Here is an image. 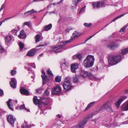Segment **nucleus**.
Wrapping results in <instances>:
<instances>
[{
    "label": "nucleus",
    "instance_id": "obj_9",
    "mask_svg": "<svg viewBox=\"0 0 128 128\" xmlns=\"http://www.w3.org/2000/svg\"><path fill=\"white\" fill-rule=\"evenodd\" d=\"M62 92L61 87L58 86L53 88L52 90V94H58Z\"/></svg>",
    "mask_w": 128,
    "mask_h": 128
},
{
    "label": "nucleus",
    "instance_id": "obj_22",
    "mask_svg": "<svg viewBox=\"0 0 128 128\" xmlns=\"http://www.w3.org/2000/svg\"><path fill=\"white\" fill-rule=\"evenodd\" d=\"M36 12V11H35L33 9H32L26 12H25L24 13V14L25 16H27L29 15H30Z\"/></svg>",
    "mask_w": 128,
    "mask_h": 128
},
{
    "label": "nucleus",
    "instance_id": "obj_60",
    "mask_svg": "<svg viewBox=\"0 0 128 128\" xmlns=\"http://www.w3.org/2000/svg\"><path fill=\"white\" fill-rule=\"evenodd\" d=\"M41 90L40 89H36V91L37 92H39L41 91Z\"/></svg>",
    "mask_w": 128,
    "mask_h": 128
},
{
    "label": "nucleus",
    "instance_id": "obj_41",
    "mask_svg": "<svg viewBox=\"0 0 128 128\" xmlns=\"http://www.w3.org/2000/svg\"><path fill=\"white\" fill-rule=\"evenodd\" d=\"M20 50H22L24 47V44L21 42H20L18 44Z\"/></svg>",
    "mask_w": 128,
    "mask_h": 128
},
{
    "label": "nucleus",
    "instance_id": "obj_5",
    "mask_svg": "<svg viewBox=\"0 0 128 128\" xmlns=\"http://www.w3.org/2000/svg\"><path fill=\"white\" fill-rule=\"evenodd\" d=\"M80 74L83 78H86L88 77L92 80H98V78L94 76L92 74L87 71H85L83 70H82L80 72Z\"/></svg>",
    "mask_w": 128,
    "mask_h": 128
},
{
    "label": "nucleus",
    "instance_id": "obj_10",
    "mask_svg": "<svg viewBox=\"0 0 128 128\" xmlns=\"http://www.w3.org/2000/svg\"><path fill=\"white\" fill-rule=\"evenodd\" d=\"M127 98V97L126 96H122L120 98H119L117 101H116L115 102V104L116 108H119L121 103Z\"/></svg>",
    "mask_w": 128,
    "mask_h": 128
},
{
    "label": "nucleus",
    "instance_id": "obj_61",
    "mask_svg": "<svg viewBox=\"0 0 128 128\" xmlns=\"http://www.w3.org/2000/svg\"><path fill=\"white\" fill-rule=\"evenodd\" d=\"M110 24V23H109L108 24H106V26H104L103 28L101 30H103L104 28H106V26H108Z\"/></svg>",
    "mask_w": 128,
    "mask_h": 128
},
{
    "label": "nucleus",
    "instance_id": "obj_45",
    "mask_svg": "<svg viewBox=\"0 0 128 128\" xmlns=\"http://www.w3.org/2000/svg\"><path fill=\"white\" fill-rule=\"evenodd\" d=\"M47 72L48 75L51 76H53V74L52 72L50 70V68H49L47 70Z\"/></svg>",
    "mask_w": 128,
    "mask_h": 128
},
{
    "label": "nucleus",
    "instance_id": "obj_16",
    "mask_svg": "<svg viewBox=\"0 0 128 128\" xmlns=\"http://www.w3.org/2000/svg\"><path fill=\"white\" fill-rule=\"evenodd\" d=\"M62 86L64 89L68 91L70 90L73 88L72 84L68 85H66V84H64V85H62Z\"/></svg>",
    "mask_w": 128,
    "mask_h": 128
},
{
    "label": "nucleus",
    "instance_id": "obj_55",
    "mask_svg": "<svg viewBox=\"0 0 128 128\" xmlns=\"http://www.w3.org/2000/svg\"><path fill=\"white\" fill-rule=\"evenodd\" d=\"M5 5L4 4H2L0 9V12L4 8V7Z\"/></svg>",
    "mask_w": 128,
    "mask_h": 128
},
{
    "label": "nucleus",
    "instance_id": "obj_7",
    "mask_svg": "<svg viewBox=\"0 0 128 128\" xmlns=\"http://www.w3.org/2000/svg\"><path fill=\"white\" fill-rule=\"evenodd\" d=\"M93 8L94 9L98 8L100 7H104L105 6L104 2L101 1L94 2L92 4Z\"/></svg>",
    "mask_w": 128,
    "mask_h": 128
},
{
    "label": "nucleus",
    "instance_id": "obj_30",
    "mask_svg": "<svg viewBox=\"0 0 128 128\" xmlns=\"http://www.w3.org/2000/svg\"><path fill=\"white\" fill-rule=\"evenodd\" d=\"M72 40H73V39L72 38H70L68 40H67L66 41H64L62 42L63 44H61L60 45H62L63 46V48L68 43L71 42Z\"/></svg>",
    "mask_w": 128,
    "mask_h": 128
},
{
    "label": "nucleus",
    "instance_id": "obj_29",
    "mask_svg": "<svg viewBox=\"0 0 128 128\" xmlns=\"http://www.w3.org/2000/svg\"><path fill=\"white\" fill-rule=\"evenodd\" d=\"M45 30L48 31L50 30L52 27V24H50L48 25L44 26Z\"/></svg>",
    "mask_w": 128,
    "mask_h": 128
},
{
    "label": "nucleus",
    "instance_id": "obj_12",
    "mask_svg": "<svg viewBox=\"0 0 128 128\" xmlns=\"http://www.w3.org/2000/svg\"><path fill=\"white\" fill-rule=\"evenodd\" d=\"M120 108L121 110L122 111H126L128 110V100L121 106Z\"/></svg>",
    "mask_w": 128,
    "mask_h": 128
},
{
    "label": "nucleus",
    "instance_id": "obj_14",
    "mask_svg": "<svg viewBox=\"0 0 128 128\" xmlns=\"http://www.w3.org/2000/svg\"><path fill=\"white\" fill-rule=\"evenodd\" d=\"M20 93L23 95L28 96L29 95V94L28 91L23 87L20 88Z\"/></svg>",
    "mask_w": 128,
    "mask_h": 128
},
{
    "label": "nucleus",
    "instance_id": "obj_20",
    "mask_svg": "<svg viewBox=\"0 0 128 128\" xmlns=\"http://www.w3.org/2000/svg\"><path fill=\"white\" fill-rule=\"evenodd\" d=\"M106 104H104L102 105L101 106H100L98 110L99 112L101 113L103 112L105 109H106Z\"/></svg>",
    "mask_w": 128,
    "mask_h": 128
},
{
    "label": "nucleus",
    "instance_id": "obj_19",
    "mask_svg": "<svg viewBox=\"0 0 128 128\" xmlns=\"http://www.w3.org/2000/svg\"><path fill=\"white\" fill-rule=\"evenodd\" d=\"M40 100L38 99L36 96H34L33 98V101L34 103L36 105H38L40 103Z\"/></svg>",
    "mask_w": 128,
    "mask_h": 128
},
{
    "label": "nucleus",
    "instance_id": "obj_3",
    "mask_svg": "<svg viewBox=\"0 0 128 128\" xmlns=\"http://www.w3.org/2000/svg\"><path fill=\"white\" fill-rule=\"evenodd\" d=\"M99 112L98 110L95 111L93 113L91 114L88 115V116L86 117L83 121L80 122L78 124L77 126H74L73 128H83L85 124L87 122L88 120L90 117L94 115L98 114Z\"/></svg>",
    "mask_w": 128,
    "mask_h": 128
},
{
    "label": "nucleus",
    "instance_id": "obj_53",
    "mask_svg": "<svg viewBox=\"0 0 128 128\" xmlns=\"http://www.w3.org/2000/svg\"><path fill=\"white\" fill-rule=\"evenodd\" d=\"M4 95L3 91L2 90L0 89V96H2Z\"/></svg>",
    "mask_w": 128,
    "mask_h": 128
},
{
    "label": "nucleus",
    "instance_id": "obj_35",
    "mask_svg": "<svg viewBox=\"0 0 128 128\" xmlns=\"http://www.w3.org/2000/svg\"><path fill=\"white\" fill-rule=\"evenodd\" d=\"M71 79L70 77H66L64 79V82H66L70 84L71 83Z\"/></svg>",
    "mask_w": 128,
    "mask_h": 128
},
{
    "label": "nucleus",
    "instance_id": "obj_58",
    "mask_svg": "<svg viewBox=\"0 0 128 128\" xmlns=\"http://www.w3.org/2000/svg\"><path fill=\"white\" fill-rule=\"evenodd\" d=\"M41 72H42V74H44V76L46 75L45 72L44 70H42Z\"/></svg>",
    "mask_w": 128,
    "mask_h": 128
},
{
    "label": "nucleus",
    "instance_id": "obj_43",
    "mask_svg": "<svg viewBox=\"0 0 128 128\" xmlns=\"http://www.w3.org/2000/svg\"><path fill=\"white\" fill-rule=\"evenodd\" d=\"M128 26V23L126 24V25L124 26H123L122 28H121L120 30V32H123L125 28H126Z\"/></svg>",
    "mask_w": 128,
    "mask_h": 128
},
{
    "label": "nucleus",
    "instance_id": "obj_36",
    "mask_svg": "<svg viewBox=\"0 0 128 128\" xmlns=\"http://www.w3.org/2000/svg\"><path fill=\"white\" fill-rule=\"evenodd\" d=\"M106 109L108 112H113V111L112 108L110 106H106Z\"/></svg>",
    "mask_w": 128,
    "mask_h": 128
},
{
    "label": "nucleus",
    "instance_id": "obj_8",
    "mask_svg": "<svg viewBox=\"0 0 128 128\" xmlns=\"http://www.w3.org/2000/svg\"><path fill=\"white\" fill-rule=\"evenodd\" d=\"M6 120L7 122L12 127H14V124L15 121L16 120V118L13 116L11 114L8 115L7 117Z\"/></svg>",
    "mask_w": 128,
    "mask_h": 128
},
{
    "label": "nucleus",
    "instance_id": "obj_64",
    "mask_svg": "<svg viewBox=\"0 0 128 128\" xmlns=\"http://www.w3.org/2000/svg\"><path fill=\"white\" fill-rule=\"evenodd\" d=\"M124 92L125 93H128V90H126L124 91Z\"/></svg>",
    "mask_w": 128,
    "mask_h": 128
},
{
    "label": "nucleus",
    "instance_id": "obj_2",
    "mask_svg": "<svg viewBox=\"0 0 128 128\" xmlns=\"http://www.w3.org/2000/svg\"><path fill=\"white\" fill-rule=\"evenodd\" d=\"M94 57L91 55H88L84 60V65L86 68H89L92 66L94 64Z\"/></svg>",
    "mask_w": 128,
    "mask_h": 128
},
{
    "label": "nucleus",
    "instance_id": "obj_59",
    "mask_svg": "<svg viewBox=\"0 0 128 128\" xmlns=\"http://www.w3.org/2000/svg\"><path fill=\"white\" fill-rule=\"evenodd\" d=\"M64 84H66V85H68V84H70V83H67L66 82H64L62 83V85H64Z\"/></svg>",
    "mask_w": 128,
    "mask_h": 128
},
{
    "label": "nucleus",
    "instance_id": "obj_28",
    "mask_svg": "<svg viewBox=\"0 0 128 128\" xmlns=\"http://www.w3.org/2000/svg\"><path fill=\"white\" fill-rule=\"evenodd\" d=\"M72 35L74 36H71L70 38L73 39V40L76 38H78L79 37L80 35L76 31H75L73 33Z\"/></svg>",
    "mask_w": 128,
    "mask_h": 128
},
{
    "label": "nucleus",
    "instance_id": "obj_39",
    "mask_svg": "<svg viewBox=\"0 0 128 128\" xmlns=\"http://www.w3.org/2000/svg\"><path fill=\"white\" fill-rule=\"evenodd\" d=\"M83 0H73V4L75 6H76L78 4L79 2H81Z\"/></svg>",
    "mask_w": 128,
    "mask_h": 128
},
{
    "label": "nucleus",
    "instance_id": "obj_31",
    "mask_svg": "<svg viewBox=\"0 0 128 128\" xmlns=\"http://www.w3.org/2000/svg\"><path fill=\"white\" fill-rule=\"evenodd\" d=\"M121 51L123 55H125L128 52V47L121 50Z\"/></svg>",
    "mask_w": 128,
    "mask_h": 128
},
{
    "label": "nucleus",
    "instance_id": "obj_62",
    "mask_svg": "<svg viewBox=\"0 0 128 128\" xmlns=\"http://www.w3.org/2000/svg\"><path fill=\"white\" fill-rule=\"evenodd\" d=\"M38 107L39 108H41L42 107V105L41 104H40V103L38 104Z\"/></svg>",
    "mask_w": 128,
    "mask_h": 128
},
{
    "label": "nucleus",
    "instance_id": "obj_38",
    "mask_svg": "<svg viewBox=\"0 0 128 128\" xmlns=\"http://www.w3.org/2000/svg\"><path fill=\"white\" fill-rule=\"evenodd\" d=\"M61 77L60 76H57L55 78L56 82H60L61 81Z\"/></svg>",
    "mask_w": 128,
    "mask_h": 128
},
{
    "label": "nucleus",
    "instance_id": "obj_48",
    "mask_svg": "<svg viewBox=\"0 0 128 128\" xmlns=\"http://www.w3.org/2000/svg\"><path fill=\"white\" fill-rule=\"evenodd\" d=\"M24 25H26L30 27V22H25L24 23Z\"/></svg>",
    "mask_w": 128,
    "mask_h": 128
},
{
    "label": "nucleus",
    "instance_id": "obj_63",
    "mask_svg": "<svg viewBox=\"0 0 128 128\" xmlns=\"http://www.w3.org/2000/svg\"><path fill=\"white\" fill-rule=\"evenodd\" d=\"M24 110H26L27 112H30V110L28 109H27L26 107L24 108Z\"/></svg>",
    "mask_w": 128,
    "mask_h": 128
},
{
    "label": "nucleus",
    "instance_id": "obj_37",
    "mask_svg": "<svg viewBox=\"0 0 128 128\" xmlns=\"http://www.w3.org/2000/svg\"><path fill=\"white\" fill-rule=\"evenodd\" d=\"M79 77L78 76H76L73 79V82L74 83H78L79 82Z\"/></svg>",
    "mask_w": 128,
    "mask_h": 128
},
{
    "label": "nucleus",
    "instance_id": "obj_46",
    "mask_svg": "<svg viewBox=\"0 0 128 128\" xmlns=\"http://www.w3.org/2000/svg\"><path fill=\"white\" fill-rule=\"evenodd\" d=\"M84 25L87 27H90L92 25V24L91 23L88 24L86 23H84Z\"/></svg>",
    "mask_w": 128,
    "mask_h": 128
},
{
    "label": "nucleus",
    "instance_id": "obj_1",
    "mask_svg": "<svg viewBox=\"0 0 128 128\" xmlns=\"http://www.w3.org/2000/svg\"><path fill=\"white\" fill-rule=\"evenodd\" d=\"M107 58L109 64L111 66L117 64L122 60V56L118 55L114 56L109 54Z\"/></svg>",
    "mask_w": 128,
    "mask_h": 128
},
{
    "label": "nucleus",
    "instance_id": "obj_34",
    "mask_svg": "<svg viewBox=\"0 0 128 128\" xmlns=\"http://www.w3.org/2000/svg\"><path fill=\"white\" fill-rule=\"evenodd\" d=\"M76 55L77 58L80 60H82L83 57L82 54L80 53H78L76 54Z\"/></svg>",
    "mask_w": 128,
    "mask_h": 128
},
{
    "label": "nucleus",
    "instance_id": "obj_51",
    "mask_svg": "<svg viewBox=\"0 0 128 128\" xmlns=\"http://www.w3.org/2000/svg\"><path fill=\"white\" fill-rule=\"evenodd\" d=\"M16 73V72L15 70H12L11 72V75L13 76Z\"/></svg>",
    "mask_w": 128,
    "mask_h": 128
},
{
    "label": "nucleus",
    "instance_id": "obj_26",
    "mask_svg": "<svg viewBox=\"0 0 128 128\" xmlns=\"http://www.w3.org/2000/svg\"><path fill=\"white\" fill-rule=\"evenodd\" d=\"M41 76L42 78L43 84L44 85L46 84V79H47L48 80H49L48 79V76L47 75L44 76L43 75H42Z\"/></svg>",
    "mask_w": 128,
    "mask_h": 128
},
{
    "label": "nucleus",
    "instance_id": "obj_11",
    "mask_svg": "<svg viewBox=\"0 0 128 128\" xmlns=\"http://www.w3.org/2000/svg\"><path fill=\"white\" fill-rule=\"evenodd\" d=\"M37 49L33 48L31 49L28 52L27 56H29L32 57L34 56L37 52Z\"/></svg>",
    "mask_w": 128,
    "mask_h": 128
},
{
    "label": "nucleus",
    "instance_id": "obj_17",
    "mask_svg": "<svg viewBox=\"0 0 128 128\" xmlns=\"http://www.w3.org/2000/svg\"><path fill=\"white\" fill-rule=\"evenodd\" d=\"M62 86L64 89L68 91L70 90L73 88L72 84L68 85H66V84H64V85H62Z\"/></svg>",
    "mask_w": 128,
    "mask_h": 128
},
{
    "label": "nucleus",
    "instance_id": "obj_52",
    "mask_svg": "<svg viewBox=\"0 0 128 128\" xmlns=\"http://www.w3.org/2000/svg\"><path fill=\"white\" fill-rule=\"evenodd\" d=\"M20 108L21 109H24L25 108V105L24 104L21 105L20 106Z\"/></svg>",
    "mask_w": 128,
    "mask_h": 128
},
{
    "label": "nucleus",
    "instance_id": "obj_25",
    "mask_svg": "<svg viewBox=\"0 0 128 128\" xmlns=\"http://www.w3.org/2000/svg\"><path fill=\"white\" fill-rule=\"evenodd\" d=\"M128 13V12L127 13L124 14H120V15H119L118 16H117L115 18H114V19H113L112 20H111L110 22V24L112 23V22L115 21L118 19L120 18L123 16L125 14H127Z\"/></svg>",
    "mask_w": 128,
    "mask_h": 128
},
{
    "label": "nucleus",
    "instance_id": "obj_50",
    "mask_svg": "<svg viewBox=\"0 0 128 128\" xmlns=\"http://www.w3.org/2000/svg\"><path fill=\"white\" fill-rule=\"evenodd\" d=\"M12 17H11L10 18H6V19H5V20H2L0 22V26L2 24V23L3 22H4L6 20L8 19H10L11 18H12Z\"/></svg>",
    "mask_w": 128,
    "mask_h": 128
},
{
    "label": "nucleus",
    "instance_id": "obj_47",
    "mask_svg": "<svg viewBox=\"0 0 128 128\" xmlns=\"http://www.w3.org/2000/svg\"><path fill=\"white\" fill-rule=\"evenodd\" d=\"M28 66H32L34 68H36V66L34 63H28Z\"/></svg>",
    "mask_w": 128,
    "mask_h": 128
},
{
    "label": "nucleus",
    "instance_id": "obj_42",
    "mask_svg": "<svg viewBox=\"0 0 128 128\" xmlns=\"http://www.w3.org/2000/svg\"><path fill=\"white\" fill-rule=\"evenodd\" d=\"M100 30L98 32L94 34H93L92 35L90 36L89 37L87 38L84 41V43H85L89 39H90L91 38H92V37L94 36L95 35H96V34H97V33H98V32H100Z\"/></svg>",
    "mask_w": 128,
    "mask_h": 128
},
{
    "label": "nucleus",
    "instance_id": "obj_27",
    "mask_svg": "<svg viewBox=\"0 0 128 128\" xmlns=\"http://www.w3.org/2000/svg\"><path fill=\"white\" fill-rule=\"evenodd\" d=\"M12 38L11 36H6L5 38V41L6 43H10L12 40Z\"/></svg>",
    "mask_w": 128,
    "mask_h": 128
},
{
    "label": "nucleus",
    "instance_id": "obj_21",
    "mask_svg": "<svg viewBox=\"0 0 128 128\" xmlns=\"http://www.w3.org/2000/svg\"><path fill=\"white\" fill-rule=\"evenodd\" d=\"M12 100L9 99L6 102L9 108L12 110L13 111L14 109L12 108V105L10 104V103H12Z\"/></svg>",
    "mask_w": 128,
    "mask_h": 128
},
{
    "label": "nucleus",
    "instance_id": "obj_4",
    "mask_svg": "<svg viewBox=\"0 0 128 128\" xmlns=\"http://www.w3.org/2000/svg\"><path fill=\"white\" fill-rule=\"evenodd\" d=\"M105 42V44L104 46L107 48H110L111 50H114L116 48H118L120 46V44H118L112 41L110 42H108L106 40H102V42L104 43Z\"/></svg>",
    "mask_w": 128,
    "mask_h": 128
},
{
    "label": "nucleus",
    "instance_id": "obj_23",
    "mask_svg": "<svg viewBox=\"0 0 128 128\" xmlns=\"http://www.w3.org/2000/svg\"><path fill=\"white\" fill-rule=\"evenodd\" d=\"M42 102L45 105H47L49 103V100L48 98L42 97L41 99Z\"/></svg>",
    "mask_w": 128,
    "mask_h": 128
},
{
    "label": "nucleus",
    "instance_id": "obj_24",
    "mask_svg": "<svg viewBox=\"0 0 128 128\" xmlns=\"http://www.w3.org/2000/svg\"><path fill=\"white\" fill-rule=\"evenodd\" d=\"M20 30L19 26L16 27L15 28L12 29L11 31L12 34L14 35H16V33Z\"/></svg>",
    "mask_w": 128,
    "mask_h": 128
},
{
    "label": "nucleus",
    "instance_id": "obj_15",
    "mask_svg": "<svg viewBox=\"0 0 128 128\" xmlns=\"http://www.w3.org/2000/svg\"><path fill=\"white\" fill-rule=\"evenodd\" d=\"M18 37L19 38L22 39H24L26 38V34L24 30H22L20 31V34L18 35Z\"/></svg>",
    "mask_w": 128,
    "mask_h": 128
},
{
    "label": "nucleus",
    "instance_id": "obj_44",
    "mask_svg": "<svg viewBox=\"0 0 128 128\" xmlns=\"http://www.w3.org/2000/svg\"><path fill=\"white\" fill-rule=\"evenodd\" d=\"M22 128H30L31 127V125L28 126V124H27L26 126H24V124H22Z\"/></svg>",
    "mask_w": 128,
    "mask_h": 128
},
{
    "label": "nucleus",
    "instance_id": "obj_33",
    "mask_svg": "<svg viewBox=\"0 0 128 128\" xmlns=\"http://www.w3.org/2000/svg\"><path fill=\"white\" fill-rule=\"evenodd\" d=\"M95 102H91L88 104L84 110V111H86V110H88L93 105V104Z\"/></svg>",
    "mask_w": 128,
    "mask_h": 128
},
{
    "label": "nucleus",
    "instance_id": "obj_57",
    "mask_svg": "<svg viewBox=\"0 0 128 128\" xmlns=\"http://www.w3.org/2000/svg\"><path fill=\"white\" fill-rule=\"evenodd\" d=\"M4 112L2 110L0 109V115L1 116L2 115V114L4 113Z\"/></svg>",
    "mask_w": 128,
    "mask_h": 128
},
{
    "label": "nucleus",
    "instance_id": "obj_18",
    "mask_svg": "<svg viewBox=\"0 0 128 128\" xmlns=\"http://www.w3.org/2000/svg\"><path fill=\"white\" fill-rule=\"evenodd\" d=\"M78 66L75 64H71L70 68L72 72L73 73H75L76 70L78 68Z\"/></svg>",
    "mask_w": 128,
    "mask_h": 128
},
{
    "label": "nucleus",
    "instance_id": "obj_54",
    "mask_svg": "<svg viewBox=\"0 0 128 128\" xmlns=\"http://www.w3.org/2000/svg\"><path fill=\"white\" fill-rule=\"evenodd\" d=\"M86 7V6H84L80 10L79 12H83L85 8Z\"/></svg>",
    "mask_w": 128,
    "mask_h": 128
},
{
    "label": "nucleus",
    "instance_id": "obj_56",
    "mask_svg": "<svg viewBox=\"0 0 128 128\" xmlns=\"http://www.w3.org/2000/svg\"><path fill=\"white\" fill-rule=\"evenodd\" d=\"M72 58L74 60L76 59L77 58L76 54L72 56Z\"/></svg>",
    "mask_w": 128,
    "mask_h": 128
},
{
    "label": "nucleus",
    "instance_id": "obj_32",
    "mask_svg": "<svg viewBox=\"0 0 128 128\" xmlns=\"http://www.w3.org/2000/svg\"><path fill=\"white\" fill-rule=\"evenodd\" d=\"M49 89L47 88L45 90L43 94L42 97H44L45 96H48L49 95L50 92L48 91Z\"/></svg>",
    "mask_w": 128,
    "mask_h": 128
},
{
    "label": "nucleus",
    "instance_id": "obj_40",
    "mask_svg": "<svg viewBox=\"0 0 128 128\" xmlns=\"http://www.w3.org/2000/svg\"><path fill=\"white\" fill-rule=\"evenodd\" d=\"M35 38L36 39V43H38L40 40V35L38 34L36 35L35 37Z\"/></svg>",
    "mask_w": 128,
    "mask_h": 128
},
{
    "label": "nucleus",
    "instance_id": "obj_49",
    "mask_svg": "<svg viewBox=\"0 0 128 128\" xmlns=\"http://www.w3.org/2000/svg\"><path fill=\"white\" fill-rule=\"evenodd\" d=\"M5 51L4 48H2V46L0 45V52L3 53Z\"/></svg>",
    "mask_w": 128,
    "mask_h": 128
},
{
    "label": "nucleus",
    "instance_id": "obj_6",
    "mask_svg": "<svg viewBox=\"0 0 128 128\" xmlns=\"http://www.w3.org/2000/svg\"><path fill=\"white\" fill-rule=\"evenodd\" d=\"M63 46L62 45H56L51 47V50L55 53L60 52L63 49Z\"/></svg>",
    "mask_w": 128,
    "mask_h": 128
},
{
    "label": "nucleus",
    "instance_id": "obj_13",
    "mask_svg": "<svg viewBox=\"0 0 128 128\" xmlns=\"http://www.w3.org/2000/svg\"><path fill=\"white\" fill-rule=\"evenodd\" d=\"M10 84L11 86L13 88H15L16 87V81L14 78H12L10 82Z\"/></svg>",
    "mask_w": 128,
    "mask_h": 128
}]
</instances>
